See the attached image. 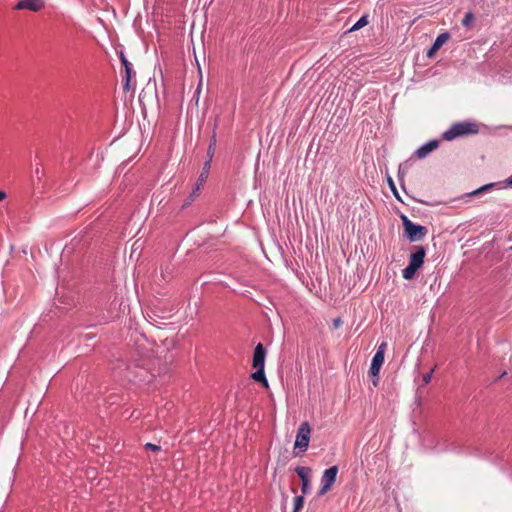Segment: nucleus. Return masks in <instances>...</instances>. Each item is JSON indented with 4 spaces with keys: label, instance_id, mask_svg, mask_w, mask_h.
<instances>
[{
    "label": "nucleus",
    "instance_id": "12",
    "mask_svg": "<svg viewBox=\"0 0 512 512\" xmlns=\"http://www.w3.org/2000/svg\"><path fill=\"white\" fill-rule=\"evenodd\" d=\"M210 169V161H206L203 167V170L199 176L198 182H197V190L200 189V186L207 180L208 174Z\"/></svg>",
    "mask_w": 512,
    "mask_h": 512
},
{
    "label": "nucleus",
    "instance_id": "16",
    "mask_svg": "<svg viewBox=\"0 0 512 512\" xmlns=\"http://www.w3.org/2000/svg\"><path fill=\"white\" fill-rule=\"evenodd\" d=\"M417 270H418V268L415 267L414 264L409 263L408 266L403 269L402 276L404 279L410 280L414 277Z\"/></svg>",
    "mask_w": 512,
    "mask_h": 512
},
{
    "label": "nucleus",
    "instance_id": "25",
    "mask_svg": "<svg viewBox=\"0 0 512 512\" xmlns=\"http://www.w3.org/2000/svg\"><path fill=\"white\" fill-rule=\"evenodd\" d=\"M432 374H433V370H431L430 372L425 373L423 375L422 381H423L424 384H428L431 381Z\"/></svg>",
    "mask_w": 512,
    "mask_h": 512
},
{
    "label": "nucleus",
    "instance_id": "29",
    "mask_svg": "<svg viewBox=\"0 0 512 512\" xmlns=\"http://www.w3.org/2000/svg\"><path fill=\"white\" fill-rule=\"evenodd\" d=\"M507 184L512 186V176L507 179Z\"/></svg>",
    "mask_w": 512,
    "mask_h": 512
},
{
    "label": "nucleus",
    "instance_id": "26",
    "mask_svg": "<svg viewBox=\"0 0 512 512\" xmlns=\"http://www.w3.org/2000/svg\"><path fill=\"white\" fill-rule=\"evenodd\" d=\"M311 491L310 482H302V493L307 494Z\"/></svg>",
    "mask_w": 512,
    "mask_h": 512
},
{
    "label": "nucleus",
    "instance_id": "2",
    "mask_svg": "<svg viewBox=\"0 0 512 512\" xmlns=\"http://www.w3.org/2000/svg\"><path fill=\"white\" fill-rule=\"evenodd\" d=\"M401 219L403 221L405 233L411 242L418 241L427 234L426 227L414 224L404 215Z\"/></svg>",
    "mask_w": 512,
    "mask_h": 512
},
{
    "label": "nucleus",
    "instance_id": "9",
    "mask_svg": "<svg viewBox=\"0 0 512 512\" xmlns=\"http://www.w3.org/2000/svg\"><path fill=\"white\" fill-rule=\"evenodd\" d=\"M425 258V250L423 247H418L417 250L411 254L410 264H414L418 269L423 265Z\"/></svg>",
    "mask_w": 512,
    "mask_h": 512
},
{
    "label": "nucleus",
    "instance_id": "15",
    "mask_svg": "<svg viewBox=\"0 0 512 512\" xmlns=\"http://www.w3.org/2000/svg\"><path fill=\"white\" fill-rule=\"evenodd\" d=\"M338 474V467L332 466L323 473L322 480H335Z\"/></svg>",
    "mask_w": 512,
    "mask_h": 512
},
{
    "label": "nucleus",
    "instance_id": "19",
    "mask_svg": "<svg viewBox=\"0 0 512 512\" xmlns=\"http://www.w3.org/2000/svg\"><path fill=\"white\" fill-rule=\"evenodd\" d=\"M304 505V498L303 496H296L294 497V503H293V512H299Z\"/></svg>",
    "mask_w": 512,
    "mask_h": 512
},
{
    "label": "nucleus",
    "instance_id": "4",
    "mask_svg": "<svg viewBox=\"0 0 512 512\" xmlns=\"http://www.w3.org/2000/svg\"><path fill=\"white\" fill-rule=\"evenodd\" d=\"M44 7L43 0H21L15 6L17 10H30L33 12H38Z\"/></svg>",
    "mask_w": 512,
    "mask_h": 512
},
{
    "label": "nucleus",
    "instance_id": "10",
    "mask_svg": "<svg viewBox=\"0 0 512 512\" xmlns=\"http://www.w3.org/2000/svg\"><path fill=\"white\" fill-rule=\"evenodd\" d=\"M386 348H387L386 342H383L378 346L377 351L372 358V361H371L372 364L381 365V366L383 365Z\"/></svg>",
    "mask_w": 512,
    "mask_h": 512
},
{
    "label": "nucleus",
    "instance_id": "30",
    "mask_svg": "<svg viewBox=\"0 0 512 512\" xmlns=\"http://www.w3.org/2000/svg\"><path fill=\"white\" fill-rule=\"evenodd\" d=\"M198 190L196 189L193 193H191V196H194Z\"/></svg>",
    "mask_w": 512,
    "mask_h": 512
},
{
    "label": "nucleus",
    "instance_id": "13",
    "mask_svg": "<svg viewBox=\"0 0 512 512\" xmlns=\"http://www.w3.org/2000/svg\"><path fill=\"white\" fill-rule=\"evenodd\" d=\"M381 365L372 364L370 366L369 374L373 377L372 383L376 387L379 383V373Z\"/></svg>",
    "mask_w": 512,
    "mask_h": 512
},
{
    "label": "nucleus",
    "instance_id": "7",
    "mask_svg": "<svg viewBox=\"0 0 512 512\" xmlns=\"http://www.w3.org/2000/svg\"><path fill=\"white\" fill-rule=\"evenodd\" d=\"M449 38V33H442L438 35L432 47L428 50L427 56L433 57V55L448 41Z\"/></svg>",
    "mask_w": 512,
    "mask_h": 512
},
{
    "label": "nucleus",
    "instance_id": "8",
    "mask_svg": "<svg viewBox=\"0 0 512 512\" xmlns=\"http://www.w3.org/2000/svg\"><path fill=\"white\" fill-rule=\"evenodd\" d=\"M438 146L439 142L437 140H431L425 145L418 148L415 154L419 159L425 158L430 152L435 150Z\"/></svg>",
    "mask_w": 512,
    "mask_h": 512
},
{
    "label": "nucleus",
    "instance_id": "14",
    "mask_svg": "<svg viewBox=\"0 0 512 512\" xmlns=\"http://www.w3.org/2000/svg\"><path fill=\"white\" fill-rule=\"evenodd\" d=\"M296 472L301 480H309L312 477V469L310 467H297Z\"/></svg>",
    "mask_w": 512,
    "mask_h": 512
},
{
    "label": "nucleus",
    "instance_id": "11",
    "mask_svg": "<svg viewBox=\"0 0 512 512\" xmlns=\"http://www.w3.org/2000/svg\"><path fill=\"white\" fill-rule=\"evenodd\" d=\"M256 371L252 374L253 380L261 383L265 388L269 387L268 381L265 377L264 368H255Z\"/></svg>",
    "mask_w": 512,
    "mask_h": 512
},
{
    "label": "nucleus",
    "instance_id": "23",
    "mask_svg": "<svg viewBox=\"0 0 512 512\" xmlns=\"http://www.w3.org/2000/svg\"><path fill=\"white\" fill-rule=\"evenodd\" d=\"M144 448L146 450H150L152 452H159L161 450V447L156 445V444H152V443H146Z\"/></svg>",
    "mask_w": 512,
    "mask_h": 512
},
{
    "label": "nucleus",
    "instance_id": "6",
    "mask_svg": "<svg viewBox=\"0 0 512 512\" xmlns=\"http://www.w3.org/2000/svg\"><path fill=\"white\" fill-rule=\"evenodd\" d=\"M265 349L264 346L259 343L256 345L253 354V367L254 368H264L265 367Z\"/></svg>",
    "mask_w": 512,
    "mask_h": 512
},
{
    "label": "nucleus",
    "instance_id": "3",
    "mask_svg": "<svg viewBox=\"0 0 512 512\" xmlns=\"http://www.w3.org/2000/svg\"><path fill=\"white\" fill-rule=\"evenodd\" d=\"M311 429L308 422H303L297 432L295 448L306 451L310 440Z\"/></svg>",
    "mask_w": 512,
    "mask_h": 512
},
{
    "label": "nucleus",
    "instance_id": "20",
    "mask_svg": "<svg viewBox=\"0 0 512 512\" xmlns=\"http://www.w3.org/2000/svg\"><path fill=\"white\" fill-rule=\"evenodd\" d=\"M474 21V15L471 12H467L462 20V25L469 28Z\"/></svg>",
    "mask_w": 512,
    "mask_h": 512
},
{
    "label": "nucleus",
    "instance_id": "21",
    "mask_svg": "<svg viewBox=\"0 0 512 512\" xmlns=\"http://www.w3.org/2000/svg\"><path fill=\"white\" fill-rule=\"evenodd\" d=\"M334 482H325V484L322 486V488L319 490L318 495H324L328 491L331 490L332 485Z\"/></svg>",
    "mask_w": 512,
    "mask_h": 512
},
{
    "label": "nucleus",
    "instance_id": "24",
    "mask_svg": "<svg viewBox=\"0 0 512 512\" xmlns=\"http://www.w3.org/2000/svg\"><path fill=\"white\" fill-rule=\"evenodd\" d=\"M388 182H389V186H390V188H391V190H392V192H393L394 196H395L398 200H401V199H400V196H399V194H398V192H397V189H396V187H395V184H394L393 180H392L391 178H389V179H388Z\"/></svg>",
    "mask_w": 512,
    "mask_h": 512
},
{
    "label": "nucleus",
    "instance_id": "5",
    "mask_svg": "<svg viewBox=\"0 0 512 512\" xmlns=\"http://www.w3.org/2000/svg\"><path fill=\"white\" fill-rule=\"evenodd\" d=\"M120 59H121L122 65L125 68V77H124L123 89L125 91H129L131 89L130 82H131V77H132V73H133L132 65L127 60V58L125 57V55L122 52L120 54Z\"/></svg>",
    "mask_w": 512,
    "mask_h": 512
},
{
    "label": "nucleus",
    "instance_id": "28",
    "mask_svg": "<svg viewBox=\"0 0 512 512\" xmlns=\"http://www.w3.org/2000/svg\"><path fill=\"white\" fill-rule=\"evenodd\" d=\"M6 193L2 190H0V201L4 200L6 198Z\"/></svg>",
    "mask_w": 512,
    "mask_h": 512
},
{
    "label": "nucleus",
    "instance_id": "1",
    "mask_svg": "<svg viewBox=\"0 0 512 512\" xmlns=\"http://www.w3.org/2000/svg\"><path fill=\"white\" fill-rule=\"evenodd\" d=\"M479 131L478 124L474 122H457L454 123L448 130L443 133V139L452 141L457 137L476 134Z\"/></svg>",
    "mask_w": 512,
    "mask_h": 512
},
{
    "label": "nucleus",
    "instance_id": "18",
    "mask_svg": "<svg viewBox=\"0 0 512 512\" xmlns=\"http://www.w3.org/2000/svg\"><path fill=\"white\" fill-rule=\"evenodd\" d=\"M215 145H216V132L214 131L213 132V135L211 137V140H210V144H209V147H208V150H207V156H208V160L207 161H210L211 162V159L215 153Z\"/></svg>",
    "mask_w": 512,
    "mask_h": 512
},
{
    "label": "nucleus",
    "instance_id": "22",
    "mask_svg": "<svg viewBox=\"0 0 512 512\" xmlns=\"http://www.w3.org/2000/svg\"><path fill=\"white\" fill-rule=\"evenodd\" d=\"M493 186H494V184H487V185H484V186H482V187H480V188L476 189L475 191H473V192L471 193V195H478V194H480V193H482V192H484V191H487V190L491 189Z\"/></svg>",
    "mask_w": 512,
    "mask_h": 512
},
{
    "label": "nucleus",
    "instance_id": "27",
    "mask_svg": "<svg viewBox=\"0 0 512 512\" xmlns=\"http://www.w3.org/2000/svg\"><path fill=\"white\" fill-rule=\"evenodd\" d=\"M342 324H343V322H342L341 318H335V319L333 320V326H334V328H336V329H337V328H339V327H341V326H342Z\"/></svg>",
    "mask_w": 512,
    "mask_h": 512
},
{
    "label": "nucleus",
    "instance_id": "17",
    "mask_svg": "<svg viewBox=\"0 0 512 512\" xmlns=\"http://www.w3.org/2000/svg\"><path fill=\"white\" fill-rule=\"evenodd\" d=\"M369 23L368 15H363L350 29L349 32L357 31Z\"/></svg>",
    "mask_w": 512,
    "mask_h": 512
}]
</instances>
